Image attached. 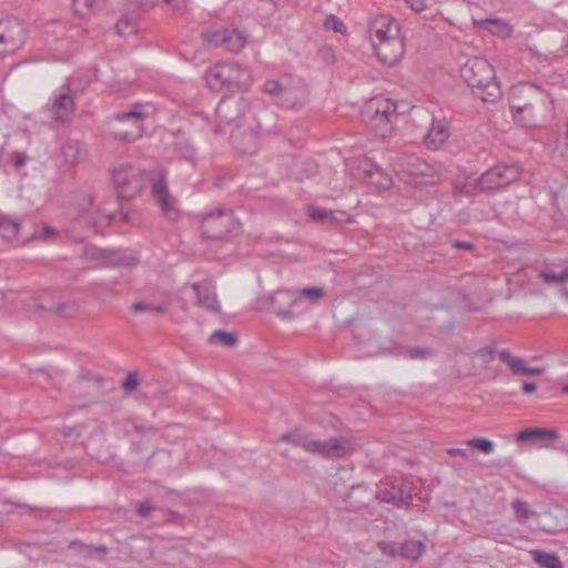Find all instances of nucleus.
I'll use <instances>...</instances> for the list:
<instances>
[{
  "mask_svg": "<svg viewBox=\"0 0 568 568\" xmlns=\"http://www.w3.org/2000/svg\"><path fill=\"white\" fill-rule=\"evenodd\" d=\"M121 216L123 219L124 222L129 223L130 222V216H129V213H125V212H121Z\"/></svg>",
  "mask_w": 568,
  "mask_h": 568,
  "instance_id": "nucleus-59",
  "label": "nucleus"
},
{
  "mask_svg": "<svg viewBox=\"0 0 568 568\" xmlns=\"http://www.w3.org/2000/svg\"><path fill=\"white\" fill-rule=\"evenodd\" d=\"M466 445L487 455L493 454L495 449L494 442L484 437L470 438L466 442Z\"/></svg>",
  "mask_w": 568,
  "mask_h": 568,
  "instance_id": "nucleus-33",
  "label": "nucleus"
},
{
  "mask_svg": "<svg viewBox=\"0 0 568 568\" xmlns=\"http://www.w3.org/2000/svg\"><path fill=\"white\" fill-rule=\"evenodd\" d=\"M521 388L526 394H531L537 389V385L535 383L525 382Z\"/></svg>",
  "mask_w": 568,
  "mask_h": 568,
  "instance_id": "nucleus-52",
  "label": "nucleus"
},
{
  "mask_svg": "<svg viewBox=\"0 0 568 568\" xmlns=\"http://www.w3.org/2000/svg\"><path fill=\"white\" fill-rule=\"evenodd\" d=\"M271 300L274 304L281 303L282 300H284L285 302L288 303L290 306H293L295 303H297V297L294 295L292 291L288 290L276 291L271 297Z\"/></svg>",
  "mask_w": 568,
  "mask_h": 568,
  "instance_id": "nucleus-37",
  "label": "nucleus"
},
{
  "mask_svg": "<svg viewBox=\"0 0 568 568\" xmlns=\"http://www.w3.org/2000/svg\"><path fill=\"white\" fill-rule=\"evenodd\" d=\"M136 258L134 256H122L119 255L115 257V264L120 266H131L135 264Z\"/></svg>",
  "mask_w": 568,
  "mask_h": 568,
  "instance_id": "nucleus-48",
  "label": "nucleus"
},
{
  "mask_svg": "<svg viewBox=\"0 0 568 568\" xmlns=\"http://www.w3.org/2000/svg\"><path fill=\"white\" fill-rule=\"evenodd\" d=\"M558 437L559 434L556 429L528 427L517 434L516 440L518 443L545 442L557 439Z\"/></svg>",
  "mask_w": 568,
  "mask_h": 568,
  "instance_id": "nucleus-20",
  "label": "nucleus"
},
{
  "mask_svg": "<svg viewBox=\"0 0 568 568\" xmlns=\"http://www.w3.org/2000/svg\"><path fill=\"white\" fill-rule=\"evenodd\" d=\"M559 273V277H560V282H561V285H566L568 283V265L558 272Z\"/></svg>",
  "mask_w": 568,
  "mask_h": 568,
  "instance_id": "nucleus-53",
  "label": "nucleus"
},
{
  "mask_svg": "<svg viewBox=\"0 0 568 568\" xmlns=\"http://www.w3.org/2000/svg\"><path fill=\"white\" fill-rule=\"evenodd\" d=\"M139 385V378L136 373H129L125 377L122 387L125 392L131 393L135 390Z\"/></svg>",
  "mask_w": 568,
  "mask_h": 568,
  "instance_id": "nucleus-42",
  "label": "nucleus"
},
{
  "mask_svg": "<svg viewBox=\"0 0 568 568\" xmlns=\"http://www.w3.org/2000/svg\"><path fill=\"white\" fill-rule=\"evenodd\" d=\"M346 221H347V217L344 212H333L332 211V217H329L328 223H342V222H346Z\"/></svg>",
  "mask_w": 568,
  "mask_h": 568,
  "instance_id": "nucleus-51",
  "label": "nucleus"
},
{
  "mask_svg": "<svg viewBox=\"0 0 568 568\" xmlns=\"http://www.w3.org/2000/svg\"><path fill=\"white\" fill-rule=\"evenodd\" d=\"M192 288L196 295L197 305L210 311L220 312V302L216 296L215 285L211 280L195 283Z\"/></svg>",
  "mask_w": 568,
  "mask_h": 568,
  "instance_id": "nucleus-18",
  "label": "nucleus"
},
{
  "mask_svg": "<svg viewBox=\"0 0 568 568\" xmlns=\"http://www.w3.org/2000/svg\"><path fill=\"white\" fill-rule=\"evenodd\" d=\"M452 134L450 126L445 119H433L424 136V145L428 150L440 149Z\"/></svg>",
  "mask_w": 568,
  "mask_h": 568,
  "instance_id": "nucleus-17",
  "label": "nucleus"
},
{
  "mask_svg": "<svg viewBox=\"0 0 568 568\" xmlns=\"http://www.w3.org/2000/svg\"><path fill=\"white\" fill-rule=\"evenodd\" d=\"M566 45L568 47V36H567V39H566Z\"/></svg>",
  "mask_w": 568,
  "mask_h": 568,
  "instance_id": "nucleus-64",
  "label": "nucleus"
},
{
  "mask_svg": "<svg viewBox=\"0 0 568 568\" xmlns=\"http://www.w3.org/2000/svg\"><path fill=\"white\" fill-rule=\"evenodd\" d=\"M174 153L184 160L191 161L195 155V150L193 144L186 139L184 135H175L173 142Z\"/></svg>",
  "mask_w": 568,
  "mask_h": 568,
  "instance_id": "nucleus-26",
  "label": "nucleus"
},
{
  "mask_svg": "<svg viewBox=\"0 0 568 568\" xmlns=\"http://www.w3.org/2000/svg\"><path fill=\"white\" fill-rule=\"evenodd\" d=\"M561 392L564 394H568V385H565L562 388H561Z\"/></svg>",
  "mask_w": 568,
  "mask_h": 568,
  "instance_id": "nucleus-61",
  "label": "nucleus"
},
{
  "mask_svg": "<svg viewBox=\"0 0 568 568\" xmlns=\"http://www.w3.org/2000/svg\"><path fill=\"white\" fill-rule=\"evenodd\" d=\"M532 559L542 568H564L558 555L542 550H532Z\"/></svg>",
  "mask_w": 568,
  "mask_h": 568,
  "instance_id": "nucleus-25",
  "label": "nucleus"
},
{
  "mask_svg": "<svg viewBox=\"0 0 568 568\" xmlns=\"http://www.w3.org/2000/svg\"><path fill=\"white\" fill-rule=\"evenodd\" d=\"M368 36L374 50L386 64L397 63L404 55V38L399 23L388 14H379L369 20Z\"/></svg>",
  "mask_w": 568,
  "mask_h": 568,
  "instance_id": "nucleus-2",
  "label": "nucleus"
},
{
  "mask_svg": "<svg viewBox=\"0 0 568 568\" xmlns=\"http://www.w3.org/2000/svg\"><path fill=\"white\" fill-rule=\"evenodd\" d=\"M310 216L313 220H315V221H320V222H323V223H328L329 222V217H332V211H328V210H325V209H322V207H313L310 211Z\"/></svg>",
  "mask_w": 568,
  "mask_h": 568,
  "instance_id": "nucleus-40",
  "label": "nucleus"
},
{
  "mask_svg": "<svg viewBox=\"0 0 568 568\" xmlns=\"http://www.w3.org/2000/svg\"><path fill=\"white\" fill-rule=\"evenodd\" d=\"M366 113L372 114V120L382 124V135L390 131L389 116L396 112V104L387 99L376 98L366 105Z\"/></svg>",
  "mask_w": 568,
  "mask_h": 568,
  "instance_id": "nucleus-16",
  "label": "nucleus"
},
{
  "mask_svg": "<svg viewBox=\"0 0 568 568\" xmlns=\"http://www.w3.org/2000/svg\"><path fill=\"white\" fill-rule=\"evenodd\" d=\"M105 0H72V7L77 14L85 16L103 8Z\"/></svg>",
  "mask_w": 568,
  "mask_h": 568,
  "instance_id": "nucleus-30",
  "label": "nucleus"
},
{
  "mask_svg": "<svg viewBox=\"0 0 568 568\" xmlns=\"http://www.w3.org/2000/svg\"><path fill=\"white\" fill-rule=\"evenodd\" d=\"M155 510V508L148 501H144L142 504H140V506L138 507L136 509V513L139 516L143 517V518H146L149 517L153 511Z\"/></svg>",
  "mask_w": 568,
  "mask_h": 568,
  "instance_id": "nucleus-45",
  "label": "nucleus"
},
{
  "mask_svg": "<svg viewBox=\"0 0 568 568\" xmlns=\"http://www.w3.org/2000/svg\"><path fill=\"white\" fill-rule=\"evenodd\" d=\"M402 355L408 359H427L433 357L435 352L425 347H407Z\"/></svg>",
  "mask_w": 568,
  "mask_h": 568,
  "instance_id": "nucleus-34",
  "label": "nucleus"
},
{
  "mask_svg": "<svg viewBox=\"0 0 568 568\" xmlns=\"http://www.w3.org/2000/svg\"><path fill=\"white\" fill-rule=\"evenodd\" d=\"M489 22L495 23V24H497V23L504 24L500 20H490Z\"/></svg>",
  "mask_w": 568,
  "mask_h": 568,
  "instance_id": "nucleus-62",
  "label": "nucleus"
},
{
  "mask_svg": "<svg viewBox=\"0 0 568 568\" xmlns=\"http://www.w3.org/2000/svg\"><path fill=\"white\" fill-rule=\"evenodd\" d=\"M24 163H26V155H24V154H19V153H17V154H16V159H14V165H16L17 168H20V166H22Z\"/></svg>",
  "mask_w": 568,
  "mask_h": 568,
  "instance_id": "nucleus-54",
  "label": "nucleus"
},
{
  "mask_svg": "<svg viewBox=\"0 0 568 568\" xmlns=\"http://www.w3.org/2000/svg\"><path fill=\"white\" fill-rule=\"evenodd\" d=\"M538 277L542 280V282L550 286H561V282L559 281V273L554 270H544L540 271Z\"/></svg>",
  "mask_w": 568,
  "mask_h": 568,
  "instance_id": "nucleus-38",
  "label": "nucleus"
},
{
  "mask_svg": "<svg viewBox=\"0 0 568 568\" xmlns=\"http://www.w3.org/2000/svg\"><path fill=\"white\" fill-rule=\"evenodd\" d=\"M286 93H282L280 101L287 108H294L304 98L303 89L293 82H286Z\"/></svg>",
  "mask_w": 568,
  "mask_h": 568,
  "instance_id": "nucleus-23",
  "label": "nucleus"
},
{
  "mask_svg": "<svg viewBox=\"0 0 568 568\" xmlns=\"http://www.w3.org/2000/svg\"><path fill=\"white\" fill-rule=\"evenodd\" d=\"M83 255L91 260H99L102 257L103 253L97 247H87L83 252Z\"/></svg>",
  "mask_w": 568,
  "mask_h": 568,
  "instance_id": "nucleus-47",
  "label": "nucleus"
},
{
  "mask_svg": "<svg viewBox=\"0 0 568 568\" xmlns=\"http://www.w3.org/2000/svg\"><path fill=\"white\" fill-rule=\"evenodd\" d=\"M457 191L466 196H475L479 192H484L485 190H481L479 186V178L475 180H468L463 184H458L456 186Z\"/></svg>",
  "mask_w": 568,
  "mask_h": 568,
  "instance_id": "nucleus-35",
  "label": "nucleus"
},
{
  "mask_svg": "<svg viewBox=\"0 0 568 568\" xmlns=\"http://www.w3.org/2000/svg\"><path fill=\"white\" fill-rule=\"evenodd\" d=\"M201 229L206 237L222 240L237 232L240 223L231 211L217 210L202 219Z\"/></svg>",
  "mask_w": 568,
  "mask_h": 568,
  "instance_id": "nucleus-10",
  "label": "nucleus"
},
{
  "mask_svg": "<svg viewBox=\"0 0 568 568\" xmlns=\"http://www.w3.org/2000/svg\"><path fill=\"white\" fill-rule=\"evenodd\" d=\"M61 432L64 437H70L75 432V429L73 427H63Z\"/></svg>",
  "mask_w": 568,
  "mask_h": 568,
  "instance_id": "nucleus-56",
  "label": "nucleus"
},
{
  "mask_svg": "<svg viewBox=\"0 0 568 568\" xmlns=\"http://www.w3.org/2000/svg\"><path fill=\"white\" fill-rule=\"evenodd\" d=\"M170 4L174 10H180L184 7V0H172Z\"/></svg>",
  "mask_w": 568,
  "mask_h": 568,
  "instance_id": "nucleus-55",
  "label": "nucleus"
},
{
  "mask_svg": "<svg viewBox=\"0 0 568 568\" xmlns=\"http://www.w3.org/2000/svg\"><path fill=\"white\" fill-rule=\"evenodd\" d=\"M394 168L399 174L425 178V183H434L439 179L437 168L416 154H402L396 158Z\"/></svg>",
  "mask_w": 568,
  "mask_h": 568,
  "instance_id": "nucleus-12",
  "label": "nucleus"
},
{
  "mask_svg": "<svg viewBox=\"0 0 568 568\" xmlns=\"http://www.w3.org/2000/svg\"><path fill=\"white\" fill-rule=\"evenodd\" d=\"M248 108V102L241 97L225 95L215 108L221 122L232 123L239 120Z\"/></svg>",
  "mask_w": 568,
  "mask_h": 568,
  "instance_id": "nucleus-15",
  "label": "nucleus"
},
{
  "mask_svg": "<svg viewBox=\"0 0 568 568\" xmlns=\"http://www.w3.org/2000/svg\"><path fill=\"white\" fill-rule=\"evenodd\" d=\"M205 80L211 90L244 91L253 81L248 67L236 62H220L210 68Z\"/></svg>",
  "mask_w": 568,
  "mask_h": 568,
  "instance_id": "nucleus-5",
  "label": "nucleus"
},
{
  "mask_svg": "<svg viewBox=\"0 0 568 568\" xmlns=\"http://www.w3.org/2000/svg\"><path fill=\"white\" fill-rule=\"evenodd\" d=\"M424 544L419 540H407L397 547V554L406 559L416 560L424 552Z\"/></svg>",
  "mask_w": 568,
  "mask_h": 568,
  "instance_id": "nucleus-24",
  "label": "nucleus"
},
{
  "mask_svg": "<svg viewBox=\"0 0 568 568\" xmlns=\"http://www.w3.org/2000/svg\"><path fill=\"white\" fill-rule=\"evenodd\" d=\"M447 455L450 457L459 456L463 458H467V457H469L470 453L468 449H464V448H449V449H447Z\"/></svg>",
  "mask_w": 568,
  "mask_h": 568,
  "instance_id": "nucleus-49",
  "label": "nucleus"
},
{
  "mask_svg": "<svg viewBox=\"0 0 568 568\" xmlns=\"http://www.w3.org/2000/svg\"><path fill=\"white\" fill-rule=\"evenodd\" d=\"M138 14L134 12L125 13L115 24V29L121 37H128L136 31Z\"/></svg>",
  "mask_w": 568,
  "mask_h": 568,
  "instance_id": "nucleus-27",
  "label": "nucleus"
},
{
  "mask_svg": "<svg viewBox=\"0 0 568 568\" xmlns=\"http://www.w3.org/2000/svg\"><path fill=\"white\" fill-rule=\"evenodd\" d=\"M365 173L367 182L377 189L386 190L393 184L392 176L378 164H369V168L365 169Z\"/></svg>",
  "mask_w": 568,
  "mask_h": 568,
  "instance_id": "nucleus-21",
  "label": "nucleus"
},
{
  "mask_svg": "<svg viewBox=\"0 0 568 568\" xmlns=\"http://www.w3.org/2000/svg\"><path fill=\"white\" fill-rule=\"evenodd\" d=\"M106 219H108V223H111L112 221H114V219H115V214H109V215L106 216Z\"/></svg>",
  "mask_w": 568,
  "mask_h": 568,
  "instance_id": "nucleus-60",
  "label": "nucleus"
},
{
  "mask_svg": "<svg viewBox=\"0 0 568 568\" xmlns=\"http://www.w3.org/2000/svg\"><path fill=\"white\" fill-rule=\"evenodd\" d=\"M152 193L160 202L162 211L164 213H168L172 209L173 203L169 194L168 184L164 176H161L158 180L153 181Z\"/></svg>",
  "mask_w": 568,
  "mask_h": 568,
  "instance_id": "nucleus-22",
  "label": "nucleus"
},
{
  "mask_svg": "<svg viewBox=\"0 0 568 568\" xmlns=\"http://www.w3.org/2000/svg\"><path fill=\"white\" fill-rule=\"evenodd\" d=\"M283 442H288L304 452L323 458H341L354 449V444L346 437L337 436L327 440H317L312 434L294 430L282 435Z\"/></svg>",
  "mask_w": 568,
  "mask_h": 568,
  "instance_id": "nucleus-4",
  "label": "nucleus"
},
{
  "mask_svg": "<svg viewBox=\"0 0 568 568\" xmlns=\"http://www.w3.org/2000/svg\"><path fill=\"white\" fill-rule=\"evenodd\" d=\"M286 82H294V80L288 77H281L277 80H267L263 85V91L280 99L282 93L287 92L285 91ZM295 82L300 83V80H295Z\"/></svg>",
  "mask_w": 568,
  "mask_h": 568,
  "instance_id": "nucleus-29",
  "label": "nucleus"
},
{
  "mask_svg": "<svg viewBox=\"0 0 568 568\" xmlns=\"http://www.w3.org/2000/svg\"><path fill=\"white\" fill-rule=\"evenodd\" d=\"M460 75L481 101L495 102L501 98L500 82L494 67L486 59H468L460 68Z\"/></svg>",
  "mask_w": 568,
  "mask_h": 568,
  "instance_id": "nucleus-3",
  "label": "nucleus"
},
{
  "mask_svg": "<svg viewBox=\"0 0 568 568\" xmlns=\"http://www.w3.org/2000/svg\"><path fill=\"white\" fill-rule=\"evenodd\" d=\"M203 37L214 47L223 48L230 52H239L245 45L244 34L233 28L209 31Z\"/></svg>",
  "mask_w": 568,
  "mask_h": 568,
  "instance_id": "nucleus-14",
  "label": "nucleus"
},
{
  "mask_svg": "<svg viewBox=\"0 0 568 568\" xmlns=\"http://www.w3.org/2000/svg\"><path fill=\"white\" fill-rule=\"evenodd\" d=\"M207 341L210 344H217L226 347H232L237 344V336L233 333L219 329L214 331L209 336Z\"/></svg>",
  "mask_w": 568,
  "mask_h": 568,
  "instance_id": "nucleus-31",
  "label": "nucleus"
},
{
  "mask_svg": "<svg viewBox=\"0 0 568 568\" xmlns=\"http://www.w3.org/2000/svg\"><path fill=\"white\" fill-rule=\"evenodd\" d=\"M27 33L22 22L16 18L0 20V54L18 51L24 43Z\"/></svg>",
  "mask_w": 568,
  "mask_h": 568,
  "instance_id": "nucleus-13",
  "label": "nucleus"
},
{
  "mask_svg": "<svg viewBox=\"0 0 568 568\" xmlns=\"http://www.w3.org/2000/svg\"><path fill=\"white\" fill-rule=\"evenodd\" d=\"M475 354L484 364H488L494 361L496 348L494 346H485L479 348Z\"/></svg>",
  "mask_w": 568,
  "mask_h": 568,
  "instance_id": "nucleus-39",
  "label": "nucleus"
},
{
  "mask_svg": "<svg viewBox=\"0 0 568 568\" xmlns=\"http://www.w3.org/2000/svg\"><path fill=\"white\" fill-rule=\"evenodd\" d=\"M416 484L412 476L388 475L377 484L376 497L396 507H407L417 495Z\"/></svg>",
  "mask_w": 568,
  "mask_h": 568,
  "instance_id": "nucleus-6",
  "label": "nucleus"
},
{
  "mask_svg": "<svg viewBox=\"0 0 568 568\" xmlns=\"http://www.w3.org/2000/svg\"><path fill=\"white\" fill-rule=\"evenodd\" d=\"M511 508L518 523H526L528 519L538 516V514L530 508L529 504L521 499L513 500Z\"/></svg>",
  "mask_w": 568,
  "mask_h": 568,
  "instance_id": "nucleus-28",
  "label": "nucleus"
},
{
  "mask_svg": "<svg viewBox=\"0 0 568 568\" xmlns=\"http://www.w3.org/2000/svg\"><path fill=\"white\" fill-rule=\"evenodd\" d=\"M131 311L133 313H141V312H152L155 314H163L166 311V306L164 305H152L145 302H136L132 304Z\"/></svg>",
  "mask_w": 568,
  "mask_h": 568,
  "instance_id": "nucleus-36",
  "label": "nucleus"
},
{
  "mask_svg": "<svg viewBox=\"0 0 568 568\" xmlns=\"http://www.w3.org/2000/svg\"><path fill=\"white\" fill-rule=\"evenodd\" d=\"M145 105L138 103L130 110L118 112L113 115V121L118 124L128 125V128H114L110 135L119 142L131 143L141 138L144 132L143 122L146 118Z\"/></svg>",
  "mask_w": 568,
  "mask_h": 568,
  "instance_id": "nucleus-8",
  "label": "nucleus"
},
{
  "mask_svg": "<svg viewBox=\"0 0 568 568\" xmlns=\"http://www.w3.org/2000/svg\"><path fill=\"white\" fill-rule=\"evenodd\" d=\"M78 143L77 142H70L67 144L65 149L68 150H74L75 152L78 151Z\"/></svg>",
  "mask_w": 568,
  "mask_h": 568,
  "instance_id": "nucleus-58",
  "label": "nucleus"
},
{
  "mask_svg": "<svg viewBox=\"0 0 568 568\" xmlns=\"http://www.w3.org/2000/svg\"><path fill=\"white\" fill-rule=\"evenodd\" d=\"M19 233V224L14 221H11L7 217L0 216V236L4 240H12Z\"/></svg>",
  "mask_w": 568,
  "mask_h": 568,
  "instance_id": "nucleus-32",
  "label": "nucleus"
},
{
  "mask_svg": "<svg viewBox=\"0 0 568 568\" xmlns=\"http://www.w3.org/2000/svg\"><path fill=\"white\" fill-rule=\"evenodd\" d=\"M301 296L312 301H317L323 296V290L320 287H305L301 291Z\"/></svg>",
  "mask_w": 568,
  "mask_h": 568,
  "instance_id": "nucleus-43",
  "label": "nucleus"
},
{
  "mask_svg": "<svg viewBox=\"0 0 568 568\" xmlns=\"http://www.w3.org/2000/svg\"><path fill=\"white\" fill-rule=\"evenodd\" d=\"M112 180L119 191V196L126 200L136 196L145 183L143 172L130 163L116 165L112 172Z\"/></svg>",
  "mask_w": 568,
  "mask_h": 568,
  "instance_id": "nucleus-9",
  "label": "nucleus"
},
{
  "mask_svg": "<svg viewBox=\"0 0 568 568\" xmlns=\"http://www.w3.org/2000/svg\"><path fill=\"white\" fill-rule=\"evenodd\" d=\"M75 78H71L67 84L54 90L44 109L58 123L64 124L73 119L75 99L80 92L74 88Z\"/></svg>",
  "mask_w": 568,
  "mask_h": 568,
  "instance_id": "nucleus-7",
  "label": "nucleus"
},
{
  "mask_svg": "<svg viewBox=\"0 0 568 568\" xmlns=\"http://www.w3.org/2000/svg\"><path fill=\"white\" fill-rule=\"evenodd\" d=\"M565 135H566V139L568 140V122H567V125H566V132H565Z\"/></svg>",
  "mask_w": 568,
  "mask_h": 568,
  "instance_id": "nucleus-63",
  "label": "nucleus"
},
{
  "mask_svg": "<svg viewBox=\"0 0 568 568\" xmlns=\"http://www.w3.org/2000/svg\"><path fill=\"white\" fill-rule=\"evenodd\" d=\"M452 246L457 250H473L475 247L474 243L460 240H454Z\"/></svg>",
  "mask_w": 568,
  "mask_h": 568,
  "instance_id": "nucleus-50",
  "label": "nucleus"
},
{
  "mask_svg": "<svg viewBox=\"0 0 568 568\" xmlns=\"http://www.w3.org/2000/svg\"><path fill=\"white\" fill-rule=\"evenodd\" d=\"M57 230L52 226H44L41 230L37 231V233L33 235L37 239L40 240H50L54 236H57Z\"/></svg>",
  "mask_w": 568,
  "mask_h": 568,
  "instance_id": "nucleus-44",
  "label": "nucleus"
},
{
  "mask_svg": "<svg viewBox=\"0 0 568 568\" xmlns=\"http://www.w3.org/2000/svg\"><path fill=\"white\" fill-rule=\"evenodd\" d=\"M325 27L327 29H332L334 30L335 32H344L346 27L345 24L343 23V21H341L338 18H336L335 16H329L326 18L325 20Z\"/></svg>",
  "mask_w": 568,
  "mask_h": 568,
  "instance_id": "nucleus-41",
  "label": "nucleus"
},
{
  "mask_svg": "<svg viewBox=\"0 0 568 568\" xmlns=\"http://www.w3.org/2000/svg\"><path fill=\"white\" fill-rule=\"evenodd\" d=\"M277 315H280L281 317H290L292 316V311L291 310H282V308H278L276 311Z\"/></svg>",
  "mask_w": 568,
  "mask_h": 568,
  "instance_id": "nucleus-57",
  "label": "nucleus"
},
{
  "mask_svg": "<svg viewBox=\"0 0 568 568\" xmlns=\"http://www.w3.org/2000/svg\"><path fill=\"white\" fill-rule=\"evenodd\" d=\"M498 356L516 376H539L545 373V368L528 366L523 357L514 356L508 349H501Z\"/></svg>",
  "mask_w": 568,
  "mask_h": 568,
  "instance_id": "nucleus-19",
  "label": "nucleus"
},
{
  "mask_svg": "<svg viewBox=\"0 0 568 568\" xmlns=\"http://www.w3.org/2000/svg\"><path fill=\"white\" fill-rule=\"evenodd\" d=\"M509 106L514 119L527 129L542 128L555 116L552 98L531 82L513 87Z\"/></svg>",
  "mask_w": 568,
  "mask_h": 568,
  "instance_id": "nucleus-1",
  "label": "nucleus"
},
{
  "mask_svg": "<svg viewBox=\"0 0 568 568\" xmlns=\"http://www.w3.org/2000/svg\"><path fill=\"white\" fill-rule=\"evenodd\" d=\"M406 2L416 12H422L427 7V0H406Z\"/></svg>",
  "mask_w": 568,
  "mask_h": 568,
  "instance_id": "nucleus-46",
  "label": "nucleus"
},
{
  "mask_svg": "<svg viewBox=\"0 0 568 568\" xmlns=\"http://www.w3.org/2000/svg\"><path fill=\"white\" fill-rule=\"evenodd\" d=\"M521 168L516 164H497L479 176V186L485 191H494L508 186L519 179Z\"/></svg>",
  "mask_w": 568,
  "mask_h": 568,
  "instance_id": "nucleus-11",
  "label": "nucleus"
}]
</instances>
